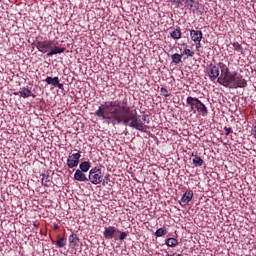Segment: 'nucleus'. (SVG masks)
Returning <instances> with one entry per match:
<instances>
[{
	"label": "nucleus",
	"instance_id": "4",
	"mask_svg": "<svg viewBox=\"0 0 256 256\" xmlns=\"http://www.w3.org/2000/svg\"><path fill=\"white\" fill-rule=\"evenodd\" d=\"M88 181L92 185H100L103 183V172H101V166H96L89 171Z\"/></svg>",
	"mask_w": 256,
	"mask_h": 256
},
{
	"label": "nucleus",
	"instance_id": "11",
	"mask_svg": "<svg viewBox=\"0 0 256 256\" xmlns=\"http://www.w3.org/2000/svg\"><path fill=\"white\" fill-rule=\"evenodd\" d=\"M190 37L193 43H197L203 39V32L201 30H191Z\"/></svg>",
	"mask_w": 256,
	"mask_h": 256
},
{
	"label": "nucleus",
	"instance_id": "14",
	"mask_svg": "<svg viewBox=\"0 0 256 256\" xmlns=\"http://www.w3.org/2000/svg\"><path fill=\"white\" fill-rule=\"evenodd\" d=\"M14 95H21L23 99H27V97H31V95L32 97H35V95L31 94V89H29V87H23L21 91L14 93Z\"/></svg>",
	"mask_w": 256,
	"mask_h": 256
},
{
	"label": "nucleus",
	"instance_id": "28",
	"mask_svg": "<svg viewBox=\"0 0 256 256\" xmlns=\"http://www.w3.org/2000/svg\"><path fill=\"white\" fill-rule=\"evenodd\" d=\"M127 235H129V232H120L119 240L125 241V239H127Z\"/></svg>",
	"mask_w": 256,
	"mask_h": 256
},
{
	"label": "nucleus",
	"instance_id": "29",
	"mask_svg": "<svg viewBox=\"0 0 256 256\" xmlns=\"http://www.w3.org/2000/svg\"><path fill=\"white\" fill-rule=\"evenodd\" d=\"M170 3H175L176 7H183V2L181 0H169Z\"/></svg>",
	"mask_w": 256,
	"mask_h": 256
},
{
	"label": "nucleus",
	"instance_id": "32",
	"mask_svg": "<svg viewBox=\"0 0 256 256\" xmlns=\"http://www.w3.org/2000/svg\"><path fill=\"white\" fill-rule=\"evenodd\" d=\"M196 45V49H201V41L194 42Z\"/></svg>",
	"mask_w": 256,
	"mask_h": 256
},
{
	"label": "nucleus",
	"instance_id": "24",
	"mask_svg": "<svg viewBox=\"0 0 256 256\" xmlns=\"http://www.w3.org/2000/svg\"><path fill=\"white\" fill-rule=\"evenodd\" d=\"M233 47L238 53H243V46H241V44L238 42H234Z\"/></svg>",
	"mask_w": 256,
	"mask_h": 256
},
{
	"label": "nucleus",
	"instance_id": "19",
	"mask_svg": "<svg viewBox=\"0 0 256 256\" xmlns=\"http://www.w3.org/2000/svg\"><path fill=\"white\" fill-rule=\"evenodd\" d=\"M193 165H195V167H201V165H203L204 161L202 160L201 157L195 155V157L192 160Z\"/></svg>",
	"mask_w": 256,
	"mask_h": 256
},
{
	"label": "nucleus",
	"instance_id": "17",
	"mask_svg": "<svg viewBox=\"0 0 256 256\" xmlns=\"http://www.w3.org/2000/svg\"><path fill=\"white\" fill-rule=\"evenodd\" d=\"M165 245H167V247H177L179 241L176 238H168L165 241Z\"/></svg>",
	"mask_w": 256,
	"mask_h": 256
},
{
	"label": "nucleus",
	"instance_id": "3",
	"mask_svg": "<svg viewBox=\"0 0 256 256\" xmlns=\"http://www.w3.org/2000/svg\"><path fill=\"white\" fill-rule=\"evenodd\" d=\"M186 103L190 106V109L191 111H193V113H196L197 111L198 113H200V115H202V117H206V115H208L209 113V110H207V106H205V104H203V102H201L199 98L189 96L186 99Z\"/></svg>",
	"mask_w": 256,
	"mask_h": 256
},
{
	"label": "nucleus",
	"instance_id": "34",
	"mask_svg": "<svg viewBox=\"0 0 256 256\" xmlns=\"http://www.w3.org/2000/svg\"><path fill=\"white\" fill-rule=\"evenodd\" d=\"M54 229H59V225H58V224H55V225H54Z\"/></svg>",
	"mask_w": 256,
	"mask_h": 256
},
{
	"label": "nucleus",
	"instance_id": "8",
	"mask_svg": "<svg viewBox=\"0 0 256 256\" xmlns=\"http://www.w3.org/2000/svg\"><path fill=\"white\" fill-rule=\"evenodd\" d=\"M79 159H81L80 153H74L70 155L67 159V167L68 169H73L79 165Z\"/></svg>",
	"mask_w": 256,
	"mask_h": 256
},
{
	"label": "nucleus",
	"instance_id": "35",
	"mask_svg": "<svg viewBox=\"0 0 256 256\" xmlns=\"http://www.w3.org/2000/svg\"><path fill=\"white\" fill-rule=\"evenodd\" d=\"M175 255H177V253H174V254H172V255H169V254H168L167 256H175Z\"/></svg>",
	"mask_w": 256,
	"mask_h": 256
},
{
	"label": "nucleus",
	"instance_id": "9",
	"mask_svg": "<svg viewBox=\"0 0 256 256\" xmlns=\"http://www.w3.org/2000/svg\"><path fill=\"white\" fill-rule=\"evenodd\" d=\"M193 200V190H187L180 200V205L185 207V205H189L190 201Z\"/></svg>",
	"mask_w": 256,
	"mask_h": 256
},
{
	"label": "nucleus",
	"instance_id": "30",
	"mask_svg": "<svg viewBox=\"0 0 256 256\" xmlns=\"http://www.w3.org/2000/svg\"><path fill=\"white\" fill-rule=\"evenodd\" d=\"M160 93H162V95H164V97H169V93L167 91V88H161L160 89Z\"/></svg>",
	"mask_w": 256,
	"mask_h": 256
},
{
	"label": "nucleus",
	"instance_id": "20",
	"mask_svg": "<svg viewBox=\"0 0 256 256\" xmlns=\"http://www.w3.org/2000/svg\"><path fill=\"white\" fill-rule=\"evenodd\" d=\"M57 241H56V246L58 247V249H63V247H65V238L61 237V236H57Z\"/></svg>",
	"mask_w": 256,
	"mask_h": 256
},
{
	"label": "nucleus",
	"instance_id": "26",
	"mask_svg": "<svg viewBox=\"0 0 256 256\" xmlns=\"http://www.w3.org/2000/svg\"><path fill=\"white\" fill-rule=\"evenodd\" d=\"M185 5H186V7L193 9V7H195V1L194 0H185Z\"/></svg>",
	"mask_w": 256,
	"mask_h": 256
},
{
	"label": "nucleus",
	"instance_id": "23",
	"mask_svg": "<svg viewBox=\"0 0 256 256\" xmlns=\"http://www.w3.org/2000/svg\"><path fill=\"white\" fill-rule=\"evenodd\" d=\"M51 179H49V176L43 177L42 178V185H44V187H51Z\"/></svg>",
	"mask_w": 256,
	"mask_h": 256
},
{
	"label": "nucleus",
	"instance_id": "25",
	"mask_svg": "<svg viewBox=\"0 0 256 256\" xmlns=\"http://www.w3.org/2000/svg\"><path fill=\"white\" fill-rule=\"evenodd\" d=\"M109 181H111L110 175H109V174H106V175L104 176V179L102 180V185H103V187H105V185H109Z\"/></svg>",
	"mask_w": 256,
	"mask_h": 256
},
{
	"label": "nucleus",
	"instance_id": "33",
	"mask_svg": "<svg viewBox=\"0 0 256 256\" xmlns=\"http://www.w3.org/2000/svg\"><path fill=\"white\" fill-rule=\"evenodd\" d=\"M252 135H254V137L256 139V126H254L252 129Z\"/></svg>",
	"mask_w": 256,
	"mask_h": 256
},
{
	"label": "nucleus",
	"instance_id": "31",
	"mask_svg": "<svg viewBox=\"0 0 256 256\" xmlns=\"http://www.w3.org/2000/svg\"><path fill=\"white\" fill-rule=\"evenodd\" d=\"M224 131L226 136L229 135L230 133H233V129L227 127L224 128Z\"/></svg>",
	"mask_w": 256,
	"mask_h": 256
},
{
	"label": "nucleus",
	"instance_id": "10",
	"mask_svg": "<svg viewBox=\"0 0 256 256\" xmlns=\"http://www.w3.org/2000/svg\"><path fill=\"white\" fill-rule=\"evenodd\" d=\"M44 81L47 85H52V87H58V89L63 90V84L59 83V77L52 78L51 76H48Z\"/></svg>",
	"mask_w": 256,
	"mask_h": 256
},
{
	"label": "nucleus",
	"instance_id": "13",
	"mask_svg": "<svg viewBox=\"0 0 256 256\" xmlns=\"http://www.w3.org/2000/svg\"><path fill=\"white\" fill-rule=\"evenodd\" d=\"M59 53H65V48L58 47L56 44L52 46V49L46 55L47 57H53V55H58Z\"/></svg>",
	"mask_w": 256,
	"mask_h": 256
},
{
	"label": "nucleus",
	"instance_id": "16",
	"mask_svg": "<svg viewBox=\"0 0 256 256\" xmlns=\"http://www.w3.org/2000/svg\"><path fill=\"white\" fill-rule=\"evenodd\" d=\"M89 169H91V164L89 162L84 161V162L80 163L79 171H82L83 173H87V171H89Z\"/></svg>",
	"mask_w": 256,
	"mask_h": 256
},
{
	"label": "nucleus",
	"instance_id": "22",
	"mask_svg": "<svg viewBox=\"0 0 256 256\" xmlns=\"http://www.w3.org/2000/svg\"><path fill=\"white\" fill-rule=\"evenodd\" d=\"M167 233V230L165 228H159L155 232V237H163Z\"/></svg>",
	"mask_w": 256,
	"mask_h": 256
},
{
	"label": "nucleus",
	"instance_id": "12",
	"mask_svg": "<svg viewBox=\"0 0 256 256\" xmlns=\"http://www.w3.org/2000/svg\"><path fill=\"white\" fill-rule=\"evenodd\" d=\"M74 179L75 181H80V182L89 181V178H87V175H85V173L79 169H77L76 172L74 173Z\"/></svg>",
	"mask_w": 256,
	"mask_h": 256
},
{
	"label": "nucleus",
	"instance_id": "15",
	"mask_svg": "<svg viewBox=\"0 0 256 256\" xmlns=\"http://www.w3.org/2000/svg\"><path fill=\"white\" fill-rule=\"evenodd\" d=\"M69 243L71 247H79V237H77V234L72 233L69 236Z\"/></svg>",
	"mask_w": 256,
	"mask_h": 256
},
{
	"label": "nucleus",
	"instance_id": "21",
	"mask_svg": "<svg viewBox=\"0 0 256 256\" xmlns=\"http://www.w3.org/2000/svg\"><path fill=\"white\" fill-rule=\"evenodd\" d=\"M170 37H172V39H181V30L174 29L172 32H170Z\"/></svg>",
	"mask_w": 256,
	"mask_h": 256
},
{
	"label": "nucleus",
	"instance_id": "27",
	"mask_svg": "<svg viewBox=\"0 0 256 256\" xmlns=\"http://www.w3.org/2000/svg\"><path fill=\"white\" fill-rule=\"evenodd\" d=\"M184 55H187L188 57H193V55H195V52L191 51V49H184L183 51Z\"/></svg>",
	"mask_w": 256,
	"mask_h": 256
},
{
	"label": "nucleus",
	"instance_id": "1",
	"mask_svg": "<svg viewBox=\"0 0 256 256\" xmlns=\"http://www.w3.org/2000/svg\"><path fill=\"white\" fill-rule=\"evenodd\" d=\"M96 117L102 119H107L108 123L112 125H119L123 123L125 127H131L132 129H137V131H142L145 133L147 131V126L137 119V114L127 106V100L121 101H111L101 104L98 110L95 112Z\"/></svg>",
	"mask_w": 256,
	"mask_h": 256
},
{
	"label": "nucleus",
	"instance_id": "7",
	"mask_svg": "<svg viewBox=\"0 0 256 256\" xmlns=\"http://www.w3.org/2000/svg\"><path fill=\"white\" fill-rule=\"evenodd\" d=\"M219 69H221V67H219V64L215 65V64L211 63L208 66L207 73H208V77H209L210 81H215V80L219 79Z\"/></svg>",
	"mask_w": 256,
	"mask_h": 256
},
{
	"label": "nucleus",
	"instance_id": "18",
	"mask_svg": "<svg viewBox=\"0 0 256 256\" xmlns=\"http://www.w3.org/2000/svg\"><path fill=\"white\" fill-rule=\"evenodd\" d=\"M181 59H183V55L179 53L172 55V63H175V65H179V63H181Z\"/></svg>",
	"mask_w": 256,
	"mask_h": 256
},
{
	"label": "nucleus",
	"instance_id": "6",
	"mask_svg": "<svg viewBox=\"0 0 256 256\" xmlns=\"http://www.w3.org/2000/svg\"><path fill=\"white\" fill-rule=\"evenodd\" d=\"M117 233H119V229L114 226H109L104 228L103 237L104 239H114L115 241L119 240L117 237Z\"/></svg>",
	"mask_w": 256,
	"mask_h": 256
},
{
	"label": "nucleus",
	"instance_id": "5",
	"mask_svg": "<svg viewBox=\"0 0 256 256\" xmlns=\"http://www.w3.org/2000/svg\"><path fill=\"white\" fill-rule=\"evenodd\" d=\"M54 45H57L56 41L45 40V41L37 42L36 49H38L40 53H47L48 51H51L53 49Z\"/></svg>",
	"mask_w": 256,
	"mask_h": 256
},
{
	"label": "nucleus",
	"instance_id": "2",
	"mask_svg": "<svg viewBox=\"0 0 256 256\" xmlns=\"http://www.w3.org/2000/svg\"><path fill=\"white\" fill-rule=\"evenodd\" d=\"M219 67L221 74L217 79V83L223 85V87H228L229 89L247 87V80H245L241 74H237V72L231 73L229 66L223 62L219 63Z\"/></svg>",
	"mask_w": 256,
	"mask_h": 256
}]
</instances>
